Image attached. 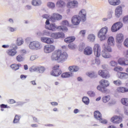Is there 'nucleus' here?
I'll return each instance as SVG.
<instances>
[{
  "instance_id": "nucleus-1",
  "label": "nucleus",
  "mask_w": 128,
  "mask_h": 128,
  "mask_svg": "<svg viewBox=\"0 0 128 128\" xmlns=\"http://www.w3.org/2000/svg\"><path fill=\"white\" fill-rule=\"evenodd\" d=\"M68 53L62 52L60 50H58L52 53L51 59L52 60H57L59 62H64L68 60Z\"/></svg>"
},
{
  "instance_id": "nucleus-2",
  "label": "nucleus",
  "mask_w": 128,
  "mask_h": 128,
  "mask_svg": "<svg viewBox=\"0 0 128 128\" xmlns=\"http://www.w3.org/2000/svg\"><path fill=\"white\" fill-rule=\"evenodd\" d=\"M100 85H98L96 88L98 90H100L101 92H104V94L108 92V89L106 88L110 86V82L108 80L104 79L101 80L100 82Z\"/></svg>"
},
{
  "instance_id": "nucleus-3",
  "label": "nucleus",
  "mask_w": 128,
  "mask_h": 128,
  "mask_svg": "<svg viewBox=\"0 0 128 128\" xmlns=\"http://www.w3.org/2000/svg\"><path fill=\"white\" fill-rule=\"evenodd\" d=\"M104 49L102 52V56L104 58H112V50L110 46H106V44L103 45Z\"/></svg>"
},
{
  "instance_id": "nucleus-4",
  "label": "nucleus",
  "mask_w": 128,
  "mask_h": 128,
  "mask_svg": "<svg viewBox=\"0 0 128 128\" xmlns=\"http://www.w3.org/2000/svg\"><path fill=\"white\" fill-rule=\"evenodd\" d=\"M46 28L49 30H52V32H56V30H62V32H68V28H64L62 26H56V24H50V25L46 26Z\"/></svg>"
},
{
  "instance_id": "nucleus-5",
  "label": "nucleus",
  "mask_w": 128,
  "mask_h": 128,
  "mask_svg": "<svg viewBox=\"0 0 128 128\" xmlns=\"http://www.w3.org/2000/svg\"><path fill=\"white\" fill-rule=\"evenodd\" d=\"M108 32V28L106 26L102 28L98 34V37L100 40H104L106 36V34Z\"/></svg>"
},
{
  "instance_id": "nucleus-6",
  "label": "nucleus",
  "mask_w": 128,
  "mask_h": 128,
  "mask_svg": "<svg viewBox=\"0 0 128 128\" xmlns=\"http://www.w3.org/2000/svg\"><path fill=\"white\" fill-rule=\"evenodd\" d=\"M62 74V72L60 69V64L54 66L52 70L50 72L51 76H60Z\"/></svg>"
},
{
  "instance_id": "nucleus-7",
  "label": "nucleus",
  "mask_w": 128,
  "mask_h": 128,
  "mask_svg": "<svg viewBox=\"0 0 128 128\" xmlns=\"http://www.w3.org/2000/svg\"><path fill=\"white\" fill-rule=\"evenodd\" d=\"M122 26H124L122 22H116L112 26L111 28L112 32H118V30H120Z\"/></svg>"
},
{
  "instance_id": "nucleus-8",
  "label": "nucleus",
  "mask_w": 128,
  "mask_h": 128,
  "mask_svg": "<svg viewBox=\"0 0 128 128\" xmlns=\"http://www.w3.org/2000/svg\"><path fill=\"white\" fill-rule=\"evenodd\" d=\"M29 48L30 50H40L42 48V45L38 42H32L29 44Z\"/></svg>"
},
{
  "instance_id": "nucleus-9",
  "label": "nucleus",
  "mask_w": 128,
  "mask_h": 128,
  "mask_svg": "<svg viewBox=\"0 0 128 128\" xmlns=\"http://www.w3.org/2000/svg\"><path fill=\"white\" fill-rule=\"evenodd\" d=\"M93 50L94 54L96 58H100V46L98 44H95L94 45Z\"/></svg>"
},
{
  "instance_id": "nucleus-10",
  "label": "nucleus",
  "mask_w": 128,
  "mask_h": 128,
  "mask_svg": "<svg viewBox=\"0 0 128 128\" xmlns=\"http://www.w3.org/2000/svg\"><path fill=\"white\" fill-rule=\"evenodd\" d=\"M98 74L102 76V78H110V72L106 70H100L98 72Z\"/></svg>"
},
{
  "instance_id": "nucleus-11",
  "label": "nucleus",
  "mask_w": 128,
  "mask_h": 128,
  "mask_svg": "<svg viewBox=\"0 0 128 128\" xmlns=\"http://www.w3.org/2000/svg\"><path fill=\"white\" fill-rule=\"evenodd\" d=\"M44 50L46 54H50V52H52L56 50V46L52 44H47L44 46Z\"/></svg>"
},
{
  "instance_id": "nucleus-12",
  "label": "nucleus",
  "mask_w": 128,
  "mask_h": 128,
  "mask_svg": "<svg viewBox=\"0 0 128 128\" xmlns=\"http://www.w3.org/2000/svg\"><path fill=\"white\" fill-rule=\"evenodd\" d=\"M110 122H112V124H120V122H122V117L114 115L111 118Z\"/></svg>"
},
{
  "instance_id": "nucleus-13",
  "label": "nucleus",
  "mask_w": 128,
  "mask_h": 128,
  "mask_svg": "<svg viewBox=\"0 0 128 128\" xmlns=\"http://www.w3.org/2000/svg\"><path fill=\"white\" fill-rule=\"evenodd\" d=\"M16 50H18V47L8 49L6 50V54L8 56H16V54H18V51Z\"/></svg>"
},
{
  "instance_id": "nucleus-14",
  "label": "nucleus",
  "mask_w": 128,
  "mask_h": 128,
  "mask_svg": "<svg viewBox=\"0 0 128 128\" xmlns=\"http://www.w3.org/2000/svg\"><path fill=\"white\" fill-rule=\"evenodd\" d=\"M78 16H80L82 22H86V10H81L78 13Z\"/></svg>"
},
{
  "instance_id": "nucleus-15",
  "label": "nucleus",
  "mask_w": 128,
  "mask_h": 128,
  "mask_svg": "<svg viewBox=\"0 0 128 128\" xmlns=\"http://www.w3.org/2000/svg\"><path fill=\"white\" fill-rule=\"evenodd\" d=\"M62 18V16L58 13H54L50 18V20L53 22L56 20H60Z\"/></svg>"
},
{
  "instance_id": "nucleus-16",
  "label": "nucleus",
  "mask_w": 128,
  "mask_h": 128,
  "mask_svg": "<svg viewBox=\"0 0 128 128\" xmlns=\"http://www.w3.org/2000/svg\"><path fill=\"white\" fill-rule=\"evenodd\" d=\"M80 18L78 16L75 15L72 18V22L74 26H78L80 24Z\"/></svg>"
},
{
  "instance_id": "nucleus-17",
  "label": "nucleus",
  "mask_w": 128,
  "mask_h": 128,
  "mask_svg": "<svg viewBox=\"0 0 128 128\" xmlns=\"http://www.w3.org/2000/svg\"><path fill=\"white\" fill-rule=\"evenodd\" d=\"M78 1L74 0L68 2L66 6L69 8H78Z\"/></svg>"
},
{
  "instance_id": "nucleus-18",
  "label": "nucleus",
  "mask_w": 128,
  "mask_h": 128,
  "mask_svg": "<svg viewBox=\"0 0 128 128\" xmlns=\"http://www.w3.org/2000/svg\"><path fill=\"white\" fill-rule=\"evenodd\" d=\"M51 36L55 40L57 38H64V34L62 32H54L52 34Z\"/></svg>"
},
{
  "instance_id": "nucleus-19",
  "label": "nucleus",
  "mask_w": 128,
  "mask_h": 128,
  "mask_svg": "<svg viewBox=\"0 0 128 128\" xmlns=\"http://www.w3.org/2000/svg\"><path fill=\"white\" fill-rule=\"evenodd\" d=\"M41 40L42 42H44L45 44H54V40L50 38L42 37L41 38Z\"/></svg>"
},
{
  "instance_id": "nucleus-20",
  "label": "nucleus",
  "mask_w": 128,
  "mask_h": 128,
  "mask_svg": "<svg viewBox=\"0 0 128 128\" xmlns=\"http://www.w3.org/2000/svg\"><path fill=\"white\" fill-rule=\"evenodd\" d=\"M118 78L121 80L124 79L126 80L128 78V74L124 72H119L117 74Z\"/></svg>"
},
{
  "instance_id": "nucleus-21",
  "label": "nucleus",
  "mask_w": 128,
  "mask_h": 128,
  "mask_svg": "<svg viewBox=\"0 0 128 128\" xmlns=\"http://www.w3.org/2000/svg\"><path fill=\"white\" fill-rule=\"evenodd\" d=\"M116 42H118V44H121V42H124V34H117L116 36Z\"/></svg>"
},
{
  "instance_id": "nucleus-22",
  "label": "nucleus",
  "mask_w": 128,
  "mask_h": 128,
  "mask_svg": "<svg viewBox=\"0 0 128 128\" xmlns=\"http://www.w3.org/2000/svg\"><path fill=\"white\" fill-rule=\"evenodd\" d=\"M84 54L90 56L92 54V48L90 46L86 47L84 51Z\"/></svg>"
},
{
  "instance_id": "nucleus-23",
  "label": "nucleus",
  "mask_w": 128,
  "mask_h": 128,
  "mask_svg": "<svg viewBox=\"0 0 128 128\" xmlns=\"http://www.w3.org/2000/svg\"><path fill=\"white\" fill-rule=\"evenodd\" d=\"M118 62L120 66H128V60H126L124 58H120L118 60Z\"/></svg>"
},
{
  "instance_id": "nucleus-24",
  "label": "nucleus",
  "mask_w": 128,
  "mask_h": 128,
  "mask_svg": "<svg viewBox=\"0 0 128 128\" xmlns=\"http://www.w3.org/2000/svg\"><path fill=\"white\" fill-rule=\"evenodd\" d=\"M114 38L112 36H110L108 39V46H114Z\"/></svg>"
},
{
  "instance_id": "nucleus-25",
  "label": "nucleus",
  "mask_w": 128,
  "mask_h": 128,
  "mask_svg": "<svg viewBox=\"0 0 128 128\" xmlns=\"http://www.w3.org/2000/svg\"><path fill=\"white\" fill-rule=\"evenodd\" d=\"M74 40H76V37L74 36H68L64 39V42L66 44H70V42H72Z\"/></svg>"
},
{
  "instance_id": "nucleus-26",
  "label": "nucleus",
  "mask_w": 128,
  "mask_h": 128,
  "mask_svg": "<svg viewBox=\"0 0 128 128\" xmlns=\"http://www.w3.org/2000/svg\"><path fill=\"white\" fill-rule=\"evenodd\" d=\"M115 12L117 16H120L122 12V7L120 6H117Z\"/></svg>"
},
{
  "instance_id": "nucleus-27",
  "label": "nucleus",
  "mask_w": 128,
  "mask_h": 128,
  "mask_svg": "<svg viewBox=\"0 0 128 128\" xmlns=\"http://www.w3.org/2000/svg\"><path fill=\"white\" fill-rule=\"evenodd\" d=\"M116 90L118 92H128V88L122 86H120L117 88Z\"/></svg>"
},
{
  "instance_id": "nucleus-28",
  "label": "nucleus",
  "mask_w": 128,
  "mask_h": 128,
  "mask_svg": "<svg viewBox=\"0 0 128 128\" xmlns=\"http://www.w3.org/2000/svg\"><path fill=\"white\" fill-rule=\"evenodd\" d=\"M78 70H80V68L76 66H72L68 67V70L70 72H78Z\"/></svg>"
},
{
  "instance_id": "nucleus-29",
  "label": "nucleus",
  "mask_w": 128,
  "mask_h": 128,
  "mask_svg": "<svg viewBox=\"0 0 128 128\" xmlns=\"http://www.w3.org/2000/svg\"><path fill=\"white\" fill-rule=\"evenodd\" d=\"M108 2L111 6H118L120 4V0H108Z\"/></svg>"
},
{
  "instance_id": "nucleus-30",
  "label": "nucleus",
  "mask_w": 128,
  "mask_h": 128,
  "mask_svg": "<svg viewBox=\"0 0 128 128\" xmlns=\"http://www.w3.org/2000/svg\"><path fill=\"white\" fill-rule=\"evenodd\" d=\"M94 117L96 120H102V114L99 111H95L94 112Z\"/></svg>"
},
{
  "instance_id": "nucleus-31",
  "label": "nucleus",
  "mask_w": 128,
  "mask_h": 128,
  "mask_svg": "<svg viewBox=\"0 0 128 128\" xmlns=\"http://www.w3.org/2000/svg\"><path fill=\"white\" fill-rule=\"evenodd\" d=\"M70 76H72V72H64L61 75V78H70Z\"/></svg>"
},
{
  "instance_id": "nucleus-32",
  "label": "nucleus",
  "mask_w": 128,
  "mask_h": 128,
  "mask_svg": "<svg viewBox=\"0 0 128 128\" xmlns=\"http://www.w3.org/2000/svg\"><path fill=\"white\" fill-rule=\"evenodd\" d=\"M10 66L14 70H18L22 66V64H12Z\"/></svg>"
},
{
  "instance_id": "nucleus-33",
  "label": "nucleus",
  "mask_w": 128,
  "mask_h": 128,
  "mask_svg": "<svg viewBox=\"0 0 128 128\" xmlns=\"http://www.w3.org/2000/svg\"><path fill=\"white\" fill-rule=\"evenodd\" d=\"M120 102L122 104L128 106V98H122Z\"/></svg>"
},
{
  "instance_id": "nucleus-34",
  "label": "nucleus",
  "mask_w": 128,
  "mask_h": 128,
  "mask_svg": "<svg viewBox=\"0 0 128 128\" xmlns=\"http://www.w3.org/2000/svg\"><path fill=\"white\" fill-rule=\"evenodd\" d=\"M56 6H59V8H62V6H66V3L64 1L60 0L56 2Z\"/></svg>"
},
{
  "instance_id": "nucleus-35",
  "label": "nucleus",
  "mask_w": 128,
  "mask_h": 128,
  "mask_svg": "<svg viewBox=\"0 0 128 128\" xmlns=\"http://www.w3.org/2000/svg\"><path fill=\"white\" fill-rule=\"evenodd\" d=\"M113 84L116 86H120L122 84V82L120 80L118 79L117 80H115L113 82Z\"/></svg>"
},
{
  "instance_id": "nucleus-36",
  "label": "nucleus",
  "mask_w": 128,
  "mask_h": 128,
  "mask_svg": "<svg viewBox=\"0 0 128 128\" xmlns=\"http://www.w3.org/2000/svg\"><path fill=\"white\" fill-rule=\"evenodd\" d=\"M37 70L38 72L40 74H42L44 72V71L46 70V68L42 66H38L37 68Z\"/></svg>"
},
{
  "instance_id": "nucleus-37",
  "label": "nucleus",
  "mask_w": 128,
  "mask_h": 128,
  "mask_svg": "<svg viewBox=\"0 0 128 128\" xmlns=\"http://www.w3.org/2000/svg\"><path fill=\"white\" fill-rule=\"evenodd\" d=\"M20 120V116L16 114L13 120L14 124H18Z\"/></svg>"
},
{
  "instance_id": "nucleus-38",
  "label": "nucleus",
  "mask_w": 128,
  "mask_h": 128,
  "mask_svg": "<svg viewBox=\"0 0 128 128\" xmlns=\"http://www.w3.org/2000/svg\"><path fill=\"white\" fill-rule=\"evenodd\" d=\"M32 6H40L42 4L40 0H33L32 2Z\"/></svg>"
},
{
  "instance_id": "nucleus-39",
  "label": "nucleus",
  "mask_w": 128,
  "mask_h": 128,
  "mask_svg": "<svg viewBox=\"0 0 128 128\" xmlns=\"http://www.w3.org/2000/svg\"><path fill=\"white\" fill-rule=\"evenodd\" d=\"M88 38L90 40V42H94V40H96V36L92 34H90L88 36Z\"/></svg>"
},
{
  "instance_id": "nucleus-40",
  "label": "nucleus",
  "mask_w": 128,
  "mask_h": 128,
  "mask_svg": "<svg viewBox=\"0 0 128 128\" xmlns=\"http://www.w3.org/2000/svg\"><path fill=\"white\" fill-rule=\"evenodd\" d=\"M82 100L85 104H90V99L88 97H83Z\"/></svg>"
},
{
  "instance_id": "nucleus-41",
  "label": "nucleus",
  "mask_w": 128,
  "mask_h": 128,
  "mask_svg": "<svg viewBox=\"0 0 128 128\" xmlns=\"http://www.w3.org/2000/svg\"><path fill=\"white\" fill-rule=\"evenodd\" d=\"M110 96H104L102 98L103 102H110Z\"/></svg>"
},
{
  "instance_id": "nucleus-42",
  "label": "nucleus",
  "mask_w": 128,
  "mask_h": 128,
  "mask_svg": "<svg viewBox=\"0 0 128 128\" xmlns=\"http://www.w3.org/2000/svg\"><path fill=\"white\" fill-rule=\"evenodd\" d=\"M16 60L17 62H20L24 61V57L22 56V55L19 54L16 56Z\"/></svg>"
},
{
  "instance_id": "nucleus-43",
  "label": "nucleus",
  "mask_w": 128,
  "mask_h": 128,
  "mask_svg": "<svg viewBox=\"0 0 128 128\" xmlns=\"http://www.w3.org/2000/svg\"><path fill=\"white\" fill-rule=\"evenodd\" d=\"M70 24L68 20H64L62 22V26H64V28H66V26H69Z\"/></svg>"
},
{
  "instance_id": "nucleus-44",
  "label": "nucleus",
  "mask_w": 128,
  "mask_h": 128,
  "mask_svg": "<svg viewBox=\"0 0 128 128\" xmlns=\"http://www.w3.org/2000/svg\"><path fill=\"white\" fill-rule=\"evenodd\" d=\"M114 72H122L124 70V68L120 66L114 67Z\"/></svg>"
},
{
  "instance_id": "nucleus-45",
  "label": "nucleus",
  "mask_w": 128,
  "mask_h": 128,
  "mask_svg": "<svg viewBox=\"0 0 128 128\" xmlns=\"http://www.w3.org/2000/svg\"><path fill=\"white\" fill-rule=\"evenodd\" d=\"M24 44V40L22 38H18L17 39V43L16 44L17 46H22Z\"/></svg>"
},
{
  "instance_id": "nucleus-46",
  "label": "nucleus",
  "mask_w": 128,
  "mask_h": 128,
  "mask_svg": "<svg viewBox=\"0 0 128 128\" xmlns=\"http://www.w3.org/2000/svg\"><path fill=\"white\" fill-rule=\"evenodd\" d=\"M110 65L112 68H115L118 66V62L114 60H112L110 63Z\"/></svg>"
},
{
  "instance_id": "nucleus-47",
  "label": "nucleus",
  "mask_w": 128,
  "mask_h": 128,
  "mask_svg": "<svg viewBox=\"0 0 128 128\" xmlns=\"http://www.w3.org/2000/svg\"><path fill=\"white\" fill-rule=\"evenodd\" d=\"M87 76H89V78H96V73L94 72H90L87 73Z\"/></svg>"
},
{
  "instance_id": "nucleus-48",
  "label": "nucleus",
  "mask_w": 128,
  "mask_h": 128,
  "mask_svg": "<svg viewBox=\"0 0 128 128\" xmlns=\"http://www.w3.org/2000/svg\"><path fill=\"white\" fill-rule=\"evenodd\" d=\"M30 72H36L38 70V66H32L30 68Z\"/></svg>"
},
{
  "instance_id": "nucleus-49",
  "label": "nucleus",
  "mask_w": 128,
  "mask_h": 128,
  "mask_svg": "<svg viewBox=\"0 0 128 128\" xmlns=\"http://www.w3.org/2000/svg\"><path fill=\"white\" fill-rule=\"evenodd\" d=\"M48 6L50 8H56V4L54 2H49L48 3Z\"/></svg>"
},
{
  "instance_id": "nucleus-50",
  "label": "nucleus",
  "mask_w": 128,
  "mask_h": 128,
  "mask_svg": "<svg viewBox=\"0 0 128 128\" xmlns=\"http://www.w3.org/2000/svg\"><path fill=\"white\" fill-rule=\"evenodd\" d=\"M88 94L89 96L92 98L96 96V93L92 91H89L88 92Z\"/></svg>"
},
{
  "instance_id": "nucleus-51",
  "label": "nucleus",
  "mask_w": 128,
  "mask_h": 128,
  "mask_svg": "<svg viewBox=\"0 0 128 128\" xmlns=\"http://www.w3.org/2000/svg\"><path fill=\"white\" fill-rule=\"evenodd\" d=\"M2 112H4V108H8V105L4 104H2L0 105Z\"/></svg>"
},
{
  "instance_id": "nucleus-52",
  "label": "nucleus",
  "mask_w": 128,
  "mask_h": 128,
  "mask_svg": "<svg viewBox=\"0 0 128 128\" xmlns=\"http://www.w3.org/2000/svg\"><path fill=\"white\" fill-rule=\"evenodd\" d=\"M68 46L69 48H70L71 50H74V48H76V45L74 44H69Z\"/></svg>"
},
{
  "instance_id": "nucleus-53",
  "label": "nucleus",
  "mask_w": 128,
  "mask_h": 128,
  "mask_svg": "<svg viewBox=\"0 0 128 128\" xmlns=\"http://www.w3.org/2000/svg\"><path fill=\"white\" fill-rule=\"evenodd\" d=\"M122 20L124 24H126V22H128V15L124 16Z\"/></svg>"
},
{
  "instance_id": "nucleus-54",
  "label": "nucleus",
  "mask_w": 128,
  "mask_h": 128,
  "mask_svg": "<svg viewBox=\"0 0 128 128\" xmlns=\"http://www.w3.org/2000/svg\"><path fill=\"white\" fill-rule=\"evenodd\" d=\"M124 44L126 48H128V38L124 40Z\"/></svg>"
},
{
  "instance_id": "nucleus-55",
  "label": "nucleus",
  "mask_w": 128,
  "mask_h": 128,
  "mask_svg": "<svg viewBox=\"0 0 128 128\" xmlns=\"http://www.w3.org/2000/svg\"><path fill=\"white\" fill-rule=\"evenodd\" d=\"M86 30H82L80 31V34L82 36H84V35L86 34Z\"/></svg>"
},
{
  "instance_id": "nucleus-56",
  "label": "nucleus",
  "mask_w": 128,
  "mask_h": 128,
  "mask_svg": "<svg viewBox=\"0 0 128 128\" xmlns=\"http://www.w3.org/2000/svg\"><path fill=\"white\" fill-rule=\"evenodd\" d=\"M20 54L22 55L26 54V51L25 50H22L20 51Z\"/></svg>"
},
{
  "instance_id": "nucleus-57",
  "label": "nucleus",
  "mask_w": 128,
  "mask_h": 128,
  "mask_svg": "<svg viewBox=\"0 0 128 128\" xmlns=\"http://www.w3.org/2000/svg\"><path fill=\"white\" fill-rule=\"evenodd\" d=\"M9 104H12L16 103V100H14V99H10L8 101Z\"/></svg>"
},
{
  "instance_id": "nucleus-58",
  "label": "nucleus",
  "mask_w": 128,
  "mask_h": 128,
  "mask_svg": "<svg viewBox=\"0 0 128 128\" xmlns=\"http://www.w3.org/2000/svg\"><path fill=\"white\" fill-rule=\"evenodd\" d=\"M26 75H21L20 78H21V80H26Z\"/></svg>"
},
{
  "instance_id": "nucleus-59",
  "label": "nucleus",
  "mask_w": 128,
  "mask_h": 128,
  "mask_svg": "<svg viewBox=\"0 0 128 128\" xmlns=\"http://www.w3.org/2000/svg\"><path fill=\"white\" fill-rule=\"evenodd\" d=\"M52 106H58V104L57 102H50Z\"/></svg>"
},
{
  "instance_id": "nucleus-60",
  "label": "nucleus",
  "mask_w": 128,
  "mask_h": 128,
  "mask_svg": "<svg viewBox=\"0 0 128 128\" xmlns=\"http://www.w3.org/2000/svg\"><path fill=\"white\" fill-rule=\"evenodd\" d=\"M2 48H10V45H2Z\"/></svg>"
},
{
  "instance_id": "nucleus-61",
  "label": "nucleus",
  "mask_w": 128,
  "mask_h": 128,
  "mask_svg": "<svg viewBox=\"0 0 128 128\" xmlns=\"http://www.w3.org/2000/svg\"><path fill=\"white\" fill-rule=\"evenodd\" d=\"M24 70H28V66L27 64L24 65Z\"/></svg>"
},
{
  "instance_id": "nucleus-62",
  "label": "nucleus",
  "mask_w": 128,
  "mask_h": 128,
  "mask_svg": "<svg viewBox=\"0 0 128 128\" xmlns=\"http://www.w3.org/2000/svg\"><path fill=\"white\" fill-rule=\"evenodd\" d=\"M30 83L32 84H33V86L36 85V80H32L30 82Z\"/></svg>"
},
{
  "instance_id": "nucleus-63",
  "label": "nucleus",
  "mask_w": 128,
  "mask_h": 128,
  "mask_svg": "<svg viewBox=\"0 0 128 128\" xmlns=\"http://www.w3.org/2000/svg\"><path fill=\"white\" fill-rule=\"evenodd\" d=\"M30 60H36V57L34 56H32L30 57Z\"/></svg>"
},
{
  "instance_id": "nucleus-64",
  "label": "nucleus",
  "mask_w": 128,
  "mask_h": 128,
  "mask_svg": "<svg viewBox=\"0 0 128 128\" xmlns=\"http://www.w3.org/2000/svg\"><path fill=\"white\" fill-rule=\"evenodd\" d=\"M101 120V122H102V124H108V120Z\"/></svg>"
}]
</instances>
